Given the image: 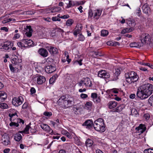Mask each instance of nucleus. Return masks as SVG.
I'll return each instance as SVG.
<instances>
[{
  "instance_id": "c03bdc74",
  "label": "nucleus",
  "mask_w": 153,
  "mask_h": 153,
  "mask_svg": "<svg viewBox=\"0 0 153 153\" xmlns=\"http://www.w3.org/2000/svg\"><path fill=\"white\" fill-rule=\"evenodd\" d=\"M56 79V77L55 76H53L49 80V83L51 84H53L55 81Z\"/></svg>"
},
{
  "instance_id": "680f3d73",
  "label": "nucleus",
  "mask_w": 153,
  "mask_h": 153,
  "mask_svg": "<svg viewBox=\"0 0 153 153\" xmlns=\"http://www.w3.org/2000/svg\"><path fill=\"white\" fill-rule=\"evenodd\" d=\"M31 94H33L36 92L35 89L33 87H32L30 90Z\"/></svg>"
},
{
  "instance_id": "bb28decb",
  "label": "nucleus",
  "mask_w": 153,
  "mask_h": 153,
  "mask_svg": "<svg viewBox=\"0 0 153 153\" xmlns=\"http://www.w3.org/2000/svg\"><path fill=\"white\" fill-rule=\"evenodd\" d=\"M73 110L75 114H78L80 113L81 108L79 107H77L75 105L73 107Z\"/></svg>"
},
{
  "instance_id": "b1692460",
  "label": "nucleus",
  "mask_w": 153,
  "mask_h": 153,
  "mask_svg": "<svg viewBox=\"0 0 153 153\" xmlns=\"http://www.w3.org/2000/svg\"><path fill=\"white\" fill-rule=\"evenodd\" d=\"M117 104V102L114 101H110L108 102V108L110 109H111L114 108L116 106Z\"/></svg>"
},
{
  "instance_id": "5fc2aeb1",
  "label": "nucleus",
  "mask_w": 153,
  "mask_h": 153,
  "mask_svg": "<svg viewBox=\"0 0 153 153\" xmlns=\"http://www.w3.org/2000/svg\"><path fill=\"white\" fill-rule=\"evenodd\" d=\"M131 23L129 22V26L130 27L134 26L135 25V21H130Z\"/></svg>"
},
{
  "instance_id": "5701e85b",
  "label": "nucleus",
  "mask_w": 153,
  "mask_h": 153,
  "mask_svg": "<svg viewBox=\"0 0 153 153\" xmlns=\"http://www.w3.org/2000/svg\"><path fill=\"white\" fill-rule=\"evenodd\" d=\"M125 107L124 105L122 104L117 107L116 108L113 109L112 110V111L113 112H120L124 109Z\"/></svg>"
},
{
  "instance_id": "423d86ee",
  "label": "nucleus",
  "mask_w": 153,
  "mask_h": 153,
  "mask_svg": "<svg viewBox=\"0 0 153 153\" xmlns=\"http://www.w3.org/2000/svg\"><path fill=\"white\" fill-rule=\"evenodd\" d=\"M23 100L22 97H15L12 99L13 104L15 106H18L21 105L23 102Z\"/></svg>"
},
{
  "instance_id": "c85d7f7f",
  "label": "nucleus",
  "mask_w": 153,
  "mask_h": 153,
  "mask_svg": "<svg viewBox=\"0 0 153 153\" xmlns=\"http://www.w3.org/2000/svg\"><path fill=\"white\" fill-rule=\"evenodd\" d=\"M93 144V141L90 139H88L85 142V145L87 147H90Z\"/></svg>"
},
{
  "instance_id": "6e6d98bb",
  "label": "nucleus",
  "mask_w": 153,
  "mask_h": 153,
  "mask_svg": "<svg viewBox=\"0 0 153 153\" xmlns=\"http://www.w3.org/2000/svg\"><path fill=\"white\" fill-rule=\"evenodd\" d=\"M143 117L146 120H147L149 119L150 116L148 114H146L144 115Z\"/></svg>"
},
{
  "instance_id": "49530a36",
  "label": "nucleus",
  "mask_w": 153,
  "mask_h": 153,
  "mask_svg": "<svg viewBox=\"0 0 153 153\" xmlns=\"http://www.w3.org/2000/svg\"><path fill=\"white\" fill-rule=\"evenodd\" d=\"M144 153H153V149H146L144 151Z\"/></svg>"
},
{
  "instance_id": "0e129e2a",
  "label": "nucleus",
  "mask_w": 153,
  "mask_h": 153,
  "mask_svg": "<svg viewBox=\"0 0 153 153\" xmlns=\"http://www.w3.org/2000/svg\"><path fill=\"white\" fill-rule=\"evenodd\" d=\"M10 149L9 148L5 149L3 150V152L4 153H8L10 151Z\"/></svg>"
},
{
  "instance_id": "58836bf2",
  "label": "nucleus",
  "mask_w": 153,
  "mask_h": 153,
  "mask_svg": "<svg viewBox=\"0 0 153 153\" xmlns=\"http://www.w3.org/2000/svg\"><path fill=\"white\" fill-rule=\"evenodd\" d=\"M79 38L78 39V41H83L85 40V38L84 36L82 34H80L78 35Z\"/></svg>"
},
{
  "instance_id": "f257e3e1",
  "label": "nucleus",
  "mask_w": 153,
  "mask_h": 153,
  "mask_svg": "<svg viewBox=\"0 0 153 153\" xmlns=\"http://www.w3.org/2000/svg\"><path fill=\"white\" fill-rule=\"evenodd\" d=\"M153 92V85L149 83L142 85L138 89L136 94L137 97L141 100L149 96Z\"/></svg>"
},
{
  "instance_id": "c756f323",
  "label": "nucleus",
  "mask_w": 153,
  "mask_h": 153,
  "mask_svg": "<svg viewBox=\"0 0 153 153\" xmlns=\"http://www.w3.org/2000/svg\"><path fill=\"white\" fill-rule=\"evenodd\" d=\"M134 30V28L132 27H131L130 28H126L125 29L123 30L121 33H124L126 32H131Z\"/></svg>"
},
{
  "instance_id": "0eeeda50",
  "label": "nucleus",
  "mask_w": 153,
  "mask_h": 153,
  "mask_svg": "<svg viewBox=\"0 0 153 153\" xmlns=\"http://www.w3.org/2000/svg\"><path fill=\"white\" fill-rule=\"evenodd\" d=\"M1 143L3 145L7 146L10 143V137L7 134H4L2 136L1 139Z\"/></svg>"
},
{
  "instance_id": "412c9836",
  "label": "nucleus",
  "mask_w": 153,
  "mask_h": 153,
  "mask_svg": "<svg viewBox=\"0 0 153 153\" xmlns=\"http://www.w3.org/2000/svg\"><path fill=\"white\" fill-rule=\"evenodd\" d=\"M39 126L43 130L48 132H50L51 131H52V132L53 131L49 126L46 124L43 123L40 124Z\"/></svg>"
},
{
  "instance_id": "1a4fd4ad",
  "label": "nucleus",
  "mask_w": 153,
  "mask_h": 153,
  "mask_svg": "<svg viewBox=\"0 0 153 153\" xmlns=\"http://www.w3.org/2000/svg\"><path fill=\"white\" fill-rule=\"evenodd\" d=\"M22 62V60L21 59H19L16 58H14L11 60L12 63L14 65L13 66L18 65V66L15 67V68H16L17 69H20L21 68L22 66L20 65H19V64L21 63Z\"/></svg>"
},
{
  "instance_id": "2eb2a0df",
  "label": "nucleus",
  "mask_w": 153,
  "mask_h": 153,
  "mask_svg": "<svg viewBox=\"0 0 153 153\" xmlns=\"http://www.w3.org/2000/svg\"><path fill=\"white\" fill-rule=\"evenodd\" d=\"M25 34L27 36L30 37L32 36L33 30L30 26H27L25 31Z\"/></svg>"
},
{
  "instance_id": "3c124183",
  "label": "nucleus",
  "mask_w": 153,
  "mask_h": 153,
  "mask_svg": "<svg viewBox=\"0 0 153 153\" xmlns=\"http://www.w3.org/2000/svg\"><path fill=\"white\" fill-rule=\"evenodd\" d=\"M16 116L17 117H18V116L17 115V111H16L13 114H11L10 113L9 114V116L10 117H11L13 118H14L13 117L15 116Z\"/></svg>"
},
{
  "instance_id": "a878e982",
  "label": "nucleus",
  "mask_w": 153,
  "mask_h": 153,
  "mask_svg": "<svg viewBox=\"0 0 153 153\" xmlns=\"http://www.w3.org/2000/svg\"><path fill=\"white\" fill-rule=\"evenodd\" d=\"M120 73V71L119 68H117L115 69V72L114 73V75L116 76V78H113L112 80V81H116L118 79V76Z\"/></svg>"
},
{
  "instance_id": "473e14b6",
  "label": "nucleus",
  "mask_w": 153,
  "mask_h": 153,
  "mask_svg": "<svg viewBox=\"0 0 153 153\" xmlns=\"http://www.w3.org/2000/svg\"><path fill=\"white\" fill-rule=\"evenodd\" d=\"M15 119H13V121L11 122L9 124L10 126H14L16 127H18L19 126V124H17L16 121H15Z\"/></svg>"
},
{
  "instance_id": "69168bd1",
  "label": "nucleus",
  "mask_w": 153,
  "mask_h": 153,
  "mask_svg": "<svg viewBox=\"0 0 153 153\" xmlns=\"http://www.w3.org/2000/svg\"><path fill=\"white\" fill-rule=\"evenodd\" d=\"M9 67H10V70L12 71V72H14V71H15L14 68L13 66L11 64L10 65Z\"/></svg>"
},
{
  "instance_id": "8fccbe9b",
  "label": "nucleus",
  "mask_w": 153,
  "mask_h": 153,
  "mask_svg": "<svg viewBox=\"0 0 153 153\" xmlns=\"http://www.w3.org/2000/svg\"><path fill=\"white\" fill-rule=\"evenodd\" d=\"M65 132V135L68 137V138L70 139H71L72 138V137L70 134L66 130H65L64 131Z\"/></svg>"
},
{
  "instance_id": "2f4dec72",
  "label": "nucleus",
  "mask_w": 153,
  "mask_h": 153,
  "mask_svg": "<svg viewBox=\"0 0 153 153\" xmlns=\"http://www.w3.org/2000/svg\"><path fill=\"white\" fill-rule=\"evenodd\" d=\"M101 11L100 10H98L96 12L94 13V17H96V19L99 18V17L101 15Z\"/></svg>"
},
{
  "instance_id": "13d9d810",
  "label": "nucleus",
  "mask_w": 153,
  "mask_h": 153,
  "mask_svg": "<svg viewBox=\"0 0 153 153\" xmlns=\"http://www.w3.org/2000/svg\"><path fill=\"white\" fill-rule=\"evenodd\" d=\"M69 17V16L68 14H66L63 15V16H61L59 17V18L63 19H66Z\"/></svg>"
},
{
  "instance_id": "aec40b11",
  "label": "nucleus",
  "mask_w": 153,
  "mask_h": 153,
  "mask_svg": "<svg viewBox=\"0 0 153 153\" xmlns=\"http://www.w3.org/2000/svg\"><path fill=\"white\" fill-rule=\"evenodd\" d=\"M10 45L5 43V42L0 43V49L4 50L7 51L11 48Z\"/></svg>"
},
{
  "instance_id": "f3484780",
  "label": "nucleus",
  "mask_w": 153,
  "mask_h": 153,
  "mask_svg": "<svg viewBox=\"0 0 153 153\" xmlns=\"http://www.w3.org/2000/svg\"><path fill=\"white\" fill-rule=\"evenodd\" d=\"M35 79H36L37 84L39 85L42 84L46 81L45 77L42 76H37L36 77Z\"/></svg>"
},
{
  "instance_id": "f704fd0d",
  "label": "nucleus",
  "mask_w": 153,
  "mask_h": 153,
  "mask_svg": "<svg viewBox=\"0 0 153 153\" xmlns=\"http://www.w3.org/2000/svg\"><path fill=\"white\" fill-rule=\"evenodd\" d=\"M74 22V21L71 19H68L66 23V24L67 26H71Z\"/></svg>"
},
{
  "instance_id": "f03ea898",
  "label": "nucleus",
  "mask_w": 153,
  "mask_h": 153,
  "mask_svg": "<svg viewBox=\"0 0 153 153\" xmlns=\"http://www.w3.org/2000/svg\"><path fill=\"white\" fill-rule=\"evenodd\" d=\"M57 103L59 105H61L62 108H67L71 107L74 105L73 99L69 98L68 96L63 95L59 99Z\"/></svg>"
},
{
  "instance_id": "9d476101",
  "label": "nucleus",
  "mask_w": 153,
  "mask_h": 153,
  "mask_svg": "<svg viewBox=\"0 0 153 153\" xmlns=\"http://www.w3.org/2000/svg\"><path fill=\"white\" fill-rule=\"evenodd\" d=\"M82 126H85L86 128L91 129L92 128L93 126V121L91 120H88L83 123Z\"/></svg>"
},
{
  "instance_id": "39448f33",
  "label": "nucleus",
  "mask_w": 153,
  "mask_h": 153,
  "mask_svg": "<svg viewBox=\"0 0 153 153\" xmlns=\"http://www.w3.org/2000/svg\"><path fill=\"white\" fill-rule=\"evenodd\" d=\"M140 38L141 42V43H142L143 45L146 44L150 45L151 44L153 43V39L152 41H151L150 36L148 33L143 34L140 36Z\"/></svg>"
},
{
  "instance_id": "cd10ccee",
  "label": "nucleus",
  "mask_w": 153,
  "mask_h": 153,
  "mask_svg": "<svg viewBox=\"0 0 153 153\" xmlns=\"http://www.w3.org/2000/svg\"><path fill=\"white\" fill-rule=\"evenodd\" d=\"M14 139L17 141H19L22 138V136L21 134L16 133L14 136Z\"/></svg>"
},
{
  "instance_id": "c9c22d12",
  "label": "nucleus",
  "mask_w": 153,
  "mask_h": 153,
  "mask_svg": "<svg viewBox=\"0 0 153 153\" xmlns=\"http://www.w3.org/2000/svg\"><path fill=\"white\" fill-rule=\"evenodd\" d=\"M17 45L19 47H21V48L23 47H26V46H25V44L22 42V40L21 42H18L17 43Z\"/></svg>"
},
{
  "instance_id": "4d7b16f0",
  "label": "nucleus",
  "mask_w": 153,
  "mask_h": 153,
  "mask_svg": "<svg viewBox=\"0 0 153 153\" xmlns=\"http://www.w3.org/2000/svg\"><path fill=\"white\" fill-rule=\"evenodd\" d=\"M31 128V127L28 125H27L26 126L24 129V131L25 133V132H27L29 131L30 129Z\"/></svg>"
},
{
  "instance_id": "a19ab883",
  "label": "nucleus",
  "mask_w": 153,
  "mask_h": 153,
  "mask_svg": "<svg viewBox=\"0 0 153 153\" xmlns=\"http://www.w3.org/2000/svg\"><path fill=\"white\" fill-rule=\"evenodd\" d=\"M82 59H80L79 60H75V61H74V64H79L80 65H81L82 64Z\"/></svg>"
},
{
  "instance_id": "774afa93",
  "label": "nucleus",
  "mask_w": 153,
  "mask_h": 153,
  "mask_svg": "<svg viewBox=\"0 0 153 153\" xmlns=\"http://www.w3.org/2000/svg\"><path fill=\"white\" fill-rule=\"evenodd\" d=\"M93 13L91 10H90L88 12L89 17H91L93 15Z\"/></svg>"
},
{
  "instance_id": "338daca9",
  "label": "nucleus",
  "mask_w": 153,
  "mask_h": 153,
  "mask_svg": "<svg viewBox=\"0 0 153 153\" xmlns=\"http://www.w3.org/2000/svg\"><path fill=\"white\" fill-rule=\"evenodd\" d=\"M27 107V104L26 103H24L22 106V108L25 109H26Z\"/></svg>"
},
{
  "instance_id": "e2e57ef3",
  "label": "nucleus",
  "mask_w": 153,
  "mask_h": 153,
  "mask_svg": "<svg viewBox=\"0 0 153 153\" xmlns=\"http://www.w3.org/2000/svg\"><path fill=\"white\" fill-rule=\"evenodd\" d=\"M108 92H113L114 93L116 94L118 93V91L116 90V89H111V90H108L107 91V93Z\"/></svg>"
},
{
  "instance_id": "f8f14e48",
  "label": "nucleus",
  "mask_w": 153,
  "mask_h": 153,
  "mask_svg": "<svg viewBox=\"0 0 153 153\" xmlns=\"http://www.w3.org/2000/svg\"><path fill=\"white\" fill-rule=\"evenodd\" d=\"M142 10L143 13L147 15L148 16H149L151 9L148 4L146 3L143 6Z\"/></svg>"
},
{
  "instance_id": "e433bc0d",
  "label": "nucleus",
  "mask_w": 153,
  "mask_h": 153,
  "mask_svg": "<svg viewBox=\"0 0 153 153\" xmlns=\"http://www.w3.org/2000/svg\"><path fill=\"white\" fill-rule=\"evenodd\" d=\"M0 107L2 109L7 108H8V106L7 104L2 103H0Z\"/></svg>"
},
{
  "instance_id": "9b49d317",
  "label": "nucleus",
  "mask_w": 153,
  "mask_h": 153,
  "mask_svg": "<svg viewBox=\"0 0 153 153\" xmlns=\"http://www.w3.org/2000/svg\"><path fill=\"white\" fill-rule=\"evenodd\" d=\"M135 129L137 133H140V134L143 133L146 129V127L145 125L141 124L136 128Z\"/></svg>"
},
{
  "instance_id": "4be33fe9",
  "label": "nucleus",
  "mask_w": 153,
  "mask_h": 153,
  "mask_svg": "<svg viewBox=\"0 0 153 153\" xmlns=\"http://www.w3.org/2000/svg\"><path fill=\"white\" fill-rule=\"evenodd\" d=\"M7 94L4 91H0V102L4 101L7 98Z\"/></svg>"
},
{
  "instance_id": "a18cd8bd",
  "label": "nucleus",
  "mask_w": 153,
  "mask_h": 153,
  "mask_svg": "<svg viewBox=\"0 0 153 153\" xmlns=\"http://www.w3.org/2000/svg\"><path fill=\"white\" fill-rule=\"evenodd\" d=\"M97 94L96 93H92L91 94V97L93 98V100L94 102H95V99L97 98Z\"/></svg>"
},
{
  "instance_id": "603ef678",
  "label": "nucleus",
  "mask_w": 153,
  "mask_h": 153,
  "mask_svg": "<svg viewBox=\"0 0 153 153\" xmlns=\"http://www.w3.org/2000/svg\"><path fill=\"white\" fill-rule=\"evenodd\" d=\"M16 122L17 124H19V123H22V124H23L24 123V121L20 118H17Z\"/></svg>"
},
{
  "instance_id": "72a5a7b5",
  "label": "nucleus",
  "mask_w": 153,
  "mask_h": 153,
  "mask_svg": "<svg viewBox=\"0 0 153 153\" xmlns=\"http://www.w3.org/2000/svg\"><path fill=\"white\" fill-rule=\"evenodd\" d=\"M108 33V30H102L101 32V36H107Z\"/></svg>"
},
{
  "instance_id": "09e8293b",
  "label": "nucleus",
  "mask_w": 153,
  "mask_h": 153,
  "mask_svg": "<svg viewBox=\"0 0 153 153\" xmlns=\"http://www.w3.org/2000/svg\"><path fill=\"white\" fill-rule=\"evenodd\" d=\"M131 114L133 115H137L138 114L137 111L135 108H133L131 111Z\"/></svg>"
},
{
  "instance_id": "7c9ffc66",
  "label": "nucleus",
  "mask_w": 153,
  "mask_h": 153,
  "mask_svg": "<svg viewBox=\"0 0 153 153\" xmlns=\"http://www.w3.org/2000/svg\"><path fill=\"white\" fill-rule=\"evenodd\" d=\"M51 13H53L58 12L60 11L61 10V8L59 7H54L51 9Z\"/></svg>"
},
{
  "instance_id": "de8ad7c7",
  "label": "nucleus",
  "mask_w": 153,
  "mask_h": 153,
  "mask_svg": "<svg viewBox=\"0 0 153 153\" xmlns=\"http://www.w3.org/2000/svg\"><path fill=\"white\" fill-rule=\"evenodd\" d=\"M43 115L49 117L52 115V113L51 112L45 111L44 112Z\"/></svg>"
},
{
  "instance_id": "6ab92c4d",
  "label": "nucleus",
  "mask_w": 153,
  "mask_h": 153,
  "mask_svg": "<svg viewBox=\"0 0 153 153\" xmlns=\"http://www.w3.org/2000/svg\"><path fill=\"white\" fill-rule=\"evenodd\" d=\"M56 70V68L54 66L51 65L47 66L45 69V71L48 73H51Z\"/></svg>"
},
{
  "instance_id": "37998d69",
  "label": "nucleus",
  "mask_w": 153,
  "mask_h": 153,
  "mask_svg": "<svg viewBox=\"0 0 153 153\" xmlns=\"http://www.w3.org/2000/svg\"><path fill=\"white\" fill-rule=\"evenodd\" d=\"M92 102L91 101L86 102L85 104V107H87L88 108H91L92 106Z\"/></svg>"
},
{
  "instance_id": "bf43d9fd",
  "label": "nucleus",
  "mask_w": 153,
  "mask_h": 153,
  "mask_svg": "<svg viewBox=\"0 0 153 153\" xmlns=\"http://www.w3.org/2000/svg\"><path fill=\"white\" fill-rule=\"evenodd\" d=\"M80 97L83 99H85L87 98L88 97V95L87 94H82L80 95Z\"/></svg>"
},
{
  "instance_id": "393cba45",
  "label": "nucleus",
  "mask_w": 153,
  "mask_h": 153,
  "mask_svg": "<svg viewBox=\"0 0 153 153\" xmlns=\"http://www.w3.org/2000/svg\"><path fill=\"white\" fill-rule=\"evenodd\" d=\"M131 47H139L143 46L142 43H136L135 42L131 43L129 45Z\"/></svg>"
},
{
  "instance_id": "a211bd4d",
  "label": "nucleus",
  "mask_w": 153,
  "mask_h": 153,
  "mask_svg": "<svg viewBox=\"0 0 153 153\" xmlns=\"http://www.w3.org/2000/svg\"><path fill=\"white\" fill-rule=\"evenodd\" d=\"M47 48L48 50L52 55L56 54L58 52L57 48L52 46L48 47Z\"/></svg>"
},
{
  "instance_id": "864d4df0",
  "label": "nucleus",
  "mask_w": 153,
  "mask_h": 153,
  "mask_svg": "<svg viewBox=\"0 0 153 153\" xmlns=\"http://www.w3.org/2000/svg\"><path fill=\"white\" fill-rule=\"evenodd\" d=\"M136 13L137 15L140 16L141 13L140 8L138 7L136 10Z\"/></svg>"
},
{
  "instance_id": "4468645a",
  "label": "nucleus",
  "mask_w": 153,
  "mask_h": 153,
  "mask_svg": "<svg viewBox=\"0 0 153 153\" xmlns=\"http://www.w3.org/2000/svg\"><path fill=\"white\" fill-rule=\"evenodd\" d=\"M82 82H83V84L86 87H91L92 85L90 79L88 77L83 78Z\"/></svg>"
},
{
  "instance_id": "ea45409f",
  "label": "nucleus",
  "mask_w": 153,
  "mask_h": 153,
  "mask_svg": "<svg viewBox=\"0 0 153 153\" xmlns=\"http://www.w3.org/2000/svg\"><path fill=\"white\" fill-rule=\"evenodd\" d=\"M75 4L74 1H69L68 5H67V8H70L75 5Z\"/></svg>"
},
{
  "instance_id": "20e7f679",
  "label": "nucleus",
  "mask_w": 153,
  "mask_h": 153,
  "mask_svg": "<svg viewBox=\"0 0 153 153\" xmlns=\"http://www.w3.org/2000/svg\"><path fill=\"white\" fill-rule=\"evenodd\" d=\"M125 77L126 81L129 84L136 82L138 79L137 73L134 71H131L126 73Z\"/></svg>"
},
{
  "instance_id": "dca6fc26",
  "label": "nucleus",
  "mask_w": 153,
  "mask_h": 153,
  "mask_svg": "<svg viewBox=\"0 0 153 153\" xmlns=\"http://www.w3.org/2000/svg\"><path fill=\"white\" fill-rule=\"evenodd\" d=\"M22 42L25 44L26 47L27 46L32 47L34 45V42L31 40L24 39L22 40Z\"/></svg>"
},
{
  "instance_id": "6e6552de",
  "label": "nucleus",
  "mask_w": 153,
  "mask_h": 153,
  "mask_svg": "<svg viewBox=\"0 0 153 153\" xmlns=\"http://www.w3.org/2000/svg\"><path fill=\"white\" fill-rule=\"evenodd\" d=\"M98 76L100 78H108L110 77L109 73L103 70H101L98 72Z\"/></svg>"
},
{
  "instance_id": "ddd939ff",
  "label": "nucleus",
  "mask_w": 153,
  "mask_h": 153,
  "mask_svg": "<svg viewBox=\"0 0 153 153\" xmlns=\"http://www.w3.org/2000/svg\"><path fill=\"white\" fill-rule=\"evenodd\" d=\"M38 53L43 57H46L48 55V52L47 50L43 48H40L38 51Z\"/></svg>"
},
{
  "instance_id": "79ce46f5",
  "label": "nucleus",
  "mask_w": 153,
  "mask_h": 153,
  "mask_svg": "<svg viewBox=\"0 0 153 153\" xmlns=\"http://www.w3.org/2000/svg\"><path fill=\"white\" fill-rule=\"evenodd\" d=\"M60 15V14H59L58 15L57 17L56 16H54L52 18V19L53 21H60L61 20V19L60 18H58V17H59V16Z\"/></svg>"
},
{
  "instance_id": "052dcab7",
  "label": "nucleus",
  "mask_w": 153,
  "mask_h": 153,
  "mask_svg": "<svg viewBox=\"0 0 153 153\" xmlns=\"http://www.w3.org/2000/svg\"><path fill=\"white\" fill-rule=\"evenodd\" d=\"M0 29L1 30H4L5 31H6V32H8V29L7 28V27H1V28Z\"/></svg>"
},
{
  "instance_id": "4c0bfd02",
  "label": "nucleus",
  "mask_w": 153,
  "mask_h": 153,
  "mask_svg": "<svg viewBox=\"0 0 153 153\" xmlns=\"http://www.w3.org/2000/svg\"><path fill=\"white\" fill-rule=\"evenodd\" d=\"M148 102L149 104L153 106V94L149 97Z\"/></svg>"
},
{
  "instance_id": "7ed1b4c3",
  "label": "nucleus",
  "mask_w": 153,
  "mask_h": 153,
  "mask_svg": "<svg viewBox=\"0 0 153 153\" xmlns=\"http://www.w3.org/2000/svg\"><path fill=\"white\" fill-rule=\"evenodd\" d=\"M93 127L97 131L103 132L105 130V126L102 118H99L94 122Z\"/></svg>"
}]
</instances>
